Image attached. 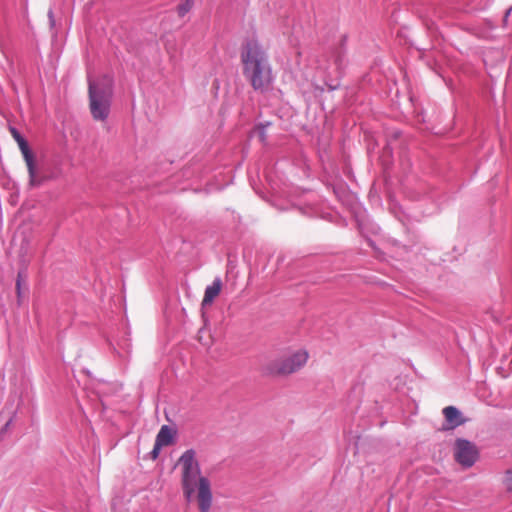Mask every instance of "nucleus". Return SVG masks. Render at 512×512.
Returning <instances> with one entry per match:
<instances>
[{"label": "nucleus", "mask_w": 512, "mask_h": 512, "mask_svg": "<svg viewBox=\"0 0 512 512\" xmlns=\"http://www.w3.org/2000/svg\"><path fill=\"white\" fill-rule=\"evenodd\" d=\"M244 78L255 91L266 92L274 81L267 47L257 38L246 39L240 48Z\"/></svg>", "instance_id": "f257e3e1"}, {"label": "nucleus", "mask_w": 512, "mask_h": 512, "mask_svg": "<svg viewBox=\"0 0 512 512\" xmlns=\"http://www.w3.org/2000/svg\"><path fill=\"white\" fill-rule=\"evenodd\" d=\"M181 467V486L185 499H196L200 512H209L212 507L213 494L208 478L202 476L196 452L186 450L178 459Z\"/></svg>", "instance_id": "f03ea898"}, {"label": "nucleus", "mask_w": 512, "mask_h": 512, "mask_svg": "<svg viewBox=\"0 0 512 512\" xmlns=\"http://www.w3.org/2000/svg\"><path fill=\"white\" fill-rule=\"evenodd\" d=\"M89 110L95 121H105L109 117L113 96L112 79L103 75L88 82Z\"/></svg>", "instance_id": "7ed1b4c3"}, {"label": "nucleus", "mask_w": 512, "mask_h": 512, "mask_svg": "<svg viewBox=\"0 0 512 512\" xmlns=\"http://www.w3.org/2000/svg\"><path fill=\"white\" fill-rule=\"evenodd\" d=\"M308 358V352L299 349L280 359L267 363L263 369L267 375H289L300 370L307 363Z\"/></svg>", "instance_id": "20e7f679"}, {"label": "nucleus", "mask_w": 512, "mask_h": 512, "mask_svg": "<svg viewBox=\"0 0 512 512\" xmlns=\"http://www.w3.org/2000/svg\"><path fill=\"white\" fill-rule=\"evenodd\" d=\"M455 460L463 467H471L478 458L476 446L468 440L457 439L454 448Z\"/></svg>", "instance_id": "39448f33"}, {"label": "nucleus", "mask_w": 512, "mask_h": 512, "mask_svg": "<svg viewBox=\"0 0 512 512\" xmlns=\"http://www.w3.org/2000/svg\"><path fill=\"white\" fill-rule=\"evenodd\" d=\"M222 290V281L220 278H215L213 283L210 286H207L205 289L204 297L202 300V306L211 305L214 300L219 296Z\"/></svg>", "instance_id": "423d86ee"}, {"label": "nucleus", "mask_w": 512, "mask_h": 512, "mask_svg": "<svg viewBox=\"0 0 512 512\" xmlns=\"http://www.w3.org/2000/svg\"><path fill=\"white\" fill-rule=\"evenodd\" d=\"M28 174H29V186L31 188L39 187L46 181V177L40 176L37 171V166L34 156L25 160Z\"/></svg>", "instance_id": "0eeeda50"}, {"label": "nucleus", "mask_w": 512, "mask_h": 512, "mask_svg": "<svg viewBox=\"0 0 512 512\" xmlns=\"http://www.w3.org/2000/svg\"><path fill=\"white\" fill-rule=\"evenodd\" d=\"M443 414L449 424V428L453 429L464 423L460 411L454 406H447L443 409Z\"/></svg>", "instance_id": "6e6552de"}, {"label": "nucleus", "mask_w": 512, "mask_h": 512, "mask_svg": "<svg viewBox=\"0 0 512 512\" xmlns=\"http://www.w3.org/2000/svg\"><path fill=\"white\" fill-rule=\"evenodd\" d=\"M173 431L167 425H163L156 436V442L159 445L168 446L172 443Z\"/></svg>", "instance_id": "1a4fd4ad"}, {"label": "nucleus", "mask_w": 512, "mask_h": 512, "mask_svg": "<svg viewBox=\"0 0 512 512\" xmlns=\"http://www.w3.org/2000/svg\"><path fill=\"white\" fill-rule=\"evenodd\" d=\"M18 146L23 155L24 160L29 159L34 156L25 139H20L18 142Z\"/></svg>", "instance_id": "9d476101"}, {"label": "nucleus", "mask_w": 512, "mask_h": 512, "mask_svg": "<svg viewBox=\"0 0 512 512\" xmlns=\"http://www.w3.org/2000/svg\"><path fill=\"white\" fill-rule=\"evenodd\" d=\"M193 6V0H185L184 3L178 6V14L183 17Z\"/></svg>", "instance_id": "9b49d317"}, {"label": "nucleus", "mask_w": 512, "mask_h": 512, "mask_svg": "<svg viewBox=\"0 0 512 512\" xmlns=\"http://www.w3.org/2000/svg\"><path fill=\"white\" fill-rule=\"evenodd\" d=\"M504 484L508 490L512 491V469L506 471L504 476Z\"/></svg>", "instance_id": "f8f14e48"}, {"label": "nucleus", "mask_w": 512, "mask_h": 512, "mask_svg": "<svg viewBox=\"0 0 512 512\" xmlns=\"http://www.w3.org/2000/svg\"><path fill=\"white\" fill-rule=\"evenodd\" d=\"M162 447H164V446L163 445H159L158 442L155 441L154 448L151 451V458L153 460H155L158 457L159 452H160Z\"/></svg>", "instance_id": "ddd939ff"}, {"label": "nucleus", "mask_w": 512, "mask_h": 512, "mask_svg": "<svg viewBox=\"0 0 512 512\" xmlns=\"http://www.w3.org/2000/svg\"><path fill=\"white\" fill-rule=\"evenodd\" d=\"M12 132V135L14 137V139L16 140V142L18 143L20 139H24L20 134L19 132L16 130V129H12L11 130Z\"/></svg>", "instance_id": "4468645a"}, {"label": "nucleus", "mask_w": 512, "mask_h": 512, "mask_svg": "<svg viewBox=\"0 0 512 512\" xmlns=\"http://www.w3.org/2000/svg\"><path fill=\"white\" fill-rule=\"evenodd\" d=\"M21 274H18L17 281H16V290L18 296H20V290H21Z\"/></svg>", "instance_id": "2eb2a0df"}]
</instances>
